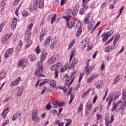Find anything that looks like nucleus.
Masks as SVG:
<instances>
[{"instance_id":"obj_1","label":"nucleus","mask_w":126,"mask_h":126,"mask_svg":"<svg viewBox=\"0 0 126 126\" xmlns=\"http://www.w3.org/2000/svg\"><path fill=\"white\" fill-rule=\"evenodd\" d=\"M122 100L123 101H122ZM122 100H119L117 103L114 102L113 103V107L111 108L112 112H114L115 110H116V112L119 111H124L126 109V90H124L122 93ZM119 109H116L117 107L120 106Z\"/></svg>"},{"instance_id":"obj_2","label":"nucleus","mask_w":126,"mask_h":126,"mask_svg":"<svg viewBox=\"0 0 126 126\" xmlns=\"http://www.w3.org/2000/svg\"><path fill=\"white\" fill-rule=\"evenodd\" d=\"M43 8L44 7V0H34L33 4L31 5L29 8L30 11L36 10L37 8Z\"/></svg>"},{"instance_id":"obj_3","label":"nucleus","mask_w":126,"mask_h":126,"mask_svg":"<svg viewBox=\"0 0 126 126\" xmlns=\"http://www.w3.org/2000/svg\"><path fill=\"white\" fill-rule=\"evenodd\" d=\"M37 69L35 71L34 74L37 76V77H45V76L42 74L43 72V63L41 62L37 63Z\"/></svg>"},{"instance_id":"obj_4","label":"nucleus","mask_w":126,"mask_h":126,"mask_svg":"<svg viewBox=\"0 0 126 126\" xmlns=\"http://www.w3.org/2000/svg\"><path fill=\"white\" fill-rule=\"evenodd\" d=\"M32 121L38 123L40 121V117H38V110L34 109L32 114Z\"/></svg>"},{"instance_id":"obj_5","label":"nucleus","mask_w":126,"mask_h":126,"mask_svg":"<svg viewBox=\"0 0 126 126\" xmlns=\"http://www.w3.org/2000/svg\"><path fill=\"white\" fill-rule=\"evenodd\" d=\"M75 27L78 28V31H77L76 36V37H79V35L81 34V32H82V28L81 27V22L80 21H78L77 22L75 21Z\"/></svg>"},{"instance_id":"obj_6","label":"nucleus","mask_w":126,"mask_h":126,"mask_svg":"<svg viewBox=\"0 0 126 126\" xmlns=\"http://www.w3.org/2000/svg\"><path fill=\"white\" fill-rule=\"evenodd\" d=\"M27 62H26L24 59H22V60H20L19 63H18V66L19 67H26V66L28 65Z\"/></svg>"},{"instance_id":"obj_7","label":"nucleus","mask_w":126,"mask_h":126,"mask_svg":"<svg viewBox=\"0 0 126 126\" xmlns=\"http://www.w3.org/2000/svg\"><path fill=\"white\" fill-rule=\"evenodd\" d=\"M21 81V78L19 77L16 79L15 81H13L10 83V87H14V86H17L19 84V82Z\"/></svg>"},{"instance_id":"obj_8","label":"nucleus","mask_w":126,"mask_h":126,"mask_svg":"<svg viewBox=\"0 0 126 126\" xmlns=\"http://www.w3.org/2000/svg\"><path fill=\"white\" fill-rule=\"evenodd\" d=\"M94 26H95V21L94 20H92L89 24H88V29L89 30V31H91V30H94L95 29V27L94 28Z\"/></svg>"},{"instance_id":"obj_9","label":"nucleus","mask_w":126,"mask_h":126,"mask_svg":"<svg viewBox=\"0 0 126 126\" xmlns=\"http://www.w3.org/2000/svg\"><path fill=\"white\" fill-rule=\"evenodd\" d=\"M47 56H48V53H47V52L41 53L40 55V61L37 63H43V62H44V61H45V60L47 59Z\"/></svg>"},{"instance_id":"obj_10","label":"nucleus","mask_w":126,"mask_h":126,"mask_svg":"<svg viewBox=\"0 0 126 126\" xmlns=\"http://www.w3.org/2000/svg\"><path fill=\"white\" fill-rule=\"evenodd\" d=\"M13 52V49L12 48H9L8 50L6 51L5 52V54L4 55V59H6L12 54V52Z\"/></svg>"},{"instance_id":"obj_11","label":"nucleus","mask_w":126,"mask_h":126,"mask_svg":"<svg viewBox=\"0 0 126 126\" xmlns=\"http://www.w3.org/2000/svg\"><path fill=\"white\" fill-rule=\"evenodd\" d=\"M58 60V55H54L49 58L48 63L49 64L54 63L56 62V61Z\"/></svg>"},{"instance_id":"obj_12","label":"nucleus","mask_w":126,"mask_h":126,"mask_svg":"<svg viewBox=\"0 0 126 126\" xmlns=\"http://www.w3.org/2000/svg\"><path fill=\"white\" fill-rule=\"evenodd\" d=\"M51 70L52 71L55 70V78H58L59 77V71H58V68L56 67V65H53L51 66Z\"/></svg>"},{"instance_id":"obj_13","label":"nucleus","mask_w":126,"mask_h":126,"mask_svg":"<svg viewBox=\"0 0 126 126\" xmlns=\"http://www.w3.org/2000/svg\"><path fill=\"white\" fill-rule=\"evenodd\" d=\"M10 38V35L8 34H5L1 39L2 44H5L7 43V40Z\"/></svg>"},{"instance_id":"obj_14","label":"nucleus","mask_w":126,"mask_h":126,"mask_svg":"<svg viewBox=\"0 0 126 126\" xmlns=\"http://www.w3.org/2000/svg\"><path fill=\"white\" fill-rule=\"evenodd\" d=\"M16 24H17V19L14 18L13 19L12 24H11V27L13 30H14L16 27Z\"/></svg>"},{"instance_id":"obj_15","label":"nucleus","mask_w":126,"mask_h":126,"mask_svg":"<svg viewBox=\"0 0 126 126\" xmlns=\"http://www.w3.org/2000/svg\"><path fill=\"white\" fill-rule=\"evenodd\" d=\"M77 62H78V60H77V59H74L70 66L69 67V69H73V68H74V66H75V64L77 63Z\"/></svg>"},{"instance_id":"obj_16","label":"nucleus","mask_w":126,"mask_h":126,"mask_svg":"<svg viewBox=\"0 0 126 126\" xmlns=\"http://www.w3.org/2000/svg\"><path fill=\"white\" fill-rule=\"evenodd\" d=\"M114 121V115H112L111 117V121H110V119L109 118H106L105 119V125L106 126H111V123H112Z\"/></svg>"},{"instance_id":"obj_17","label":"nucleus","mask_w":126,"mask_h":126,"mask_svg":"<svg viewBox=\"0 0 126 126\" xmlns=\"http://www.w3.org/2000/svg\"><path fill=\"white\" fill-rule=\"evenodd\" d=\"M90 43L89 40L85 39L82 42V47L83 49L86 48L88 46V44Z\"/></svg>"},{"instance_id":"obj_18","label":"nucleus","mask_w":126,"mask_h":126,"mask_svg":"<svg viewBox=\"0 0 126 126\" xmlns=\"http://www.w3.org/2000/svg\"><path fill=\"white\" fill-rule=\"evenodd\" d=\"M111 36V34H110V32H107L106 33H103L102 35V37L103 41H107L108 40V38Z\"/></svg>"},{"instance_id":"obj_19","label":"nucleus","mask_w":126,"mask_h":126,"mask_svg":"<svg viewBox=\"0 0 126 126\" xmlns=\"http://www.w3.org/2000/svg\"><path fill=\"white\" fill-rule=\"evenodd\" d=\"M46 33L47 32L45 30H43L41 31V32H40V35L39 38L40 42H42V41H43V39H44V36H45V35H46Z\"/></svg>"},{"instance_id":"obj_20","label":"nucleus","mask_w":126,"mask_h":126,"mask_svg":"<svg viewBox=\"0 0 126 126\" xmlns=\"http://www.w3.org/2000/svg\"><path fill=\"white\" fill-rule=\"evenodd\" d=\"M9 110V108H6L3 111V112L1 114V116L2 118H3V119L6 118V116L7 115V114H8Z\"/></svg>"},{"instance_id":"obj_21","label":"nucleus","mask_w":126,"mask_h":126,"mask_svg":"<svg viewBox=\"0 0 126 126\" xmlns=\"http://www.w3.org/2000/svg\"><path fill=\"white\" fill-rule=\"evenodd\" d=\"M78 10H79V4H77L75 5V7L73 8V13L75 15H77V13L78 12Z\"/></svg>"},{"instance_id":"obj_22","label":"nucleus","mask_w":126,"mask_h":126,"mask_svg":"<svg viewBox=\"0 0 126 126\" xmlns=\"http://www.w3.org/2000/svg\"><path fill=\"white\" fill-rule=\"evenodd\" d=\"M96 86L97 89H100V88H102V87L103 86V82H102L101 81H97L96 82Z\"/></svg>"},{"instance_id":"obj_23","label":"nucleus","mask_w":126,"mask_h":126,"mask_svg":"<svg viewBox=\"0 0 126 126\" xmlns=\"http://www.w3.org/2000/svg\"><path fill=\"white\" fill-rule=\"evenodd\" d=\"M66 14L67 16H71V15H75L74 13L72 12V10L70 8L67 9L66 10Z\"/></svg>"},{"instance_id":"obj_24","label":"nucleus","mask_w":126,"mask_h":126,"mask_svg":"<svg viewBox=\"0 0 126 126\" xmlns=\"http://www.w3.org/2000/svg\"><path fill=\"white\" fill-rule=\"evenodd\" d=\"M20 116H21V113H20L19 112L16 113L14 114V115L12 118V121H15V120H16V119H17V118H19V117H20Z\"/></svg>"},{"instance_id":"obj_25","label":"nucleus","mask_w":126,"mask_h":126,"mask_svg":"<svg viewBox=\"0 0 126 126\" xmlns=\"http://www.w3.org/2000/svg\"><path fill=\"white\" fill-rule=\"evenodd\" d=\"M69 68V66L67 64H65L64 66H63L61 69H60L61 72H64L65 70H67Z\"/></svg>"},{"instance_id":"obj_26","label":"nucleus","mask_w":126,"mask_h":126,"mask_svg":"<svg viewBox=\"0 0 126 126\" xmlns=\"http://www.w3.org/2000/svg\"><path fill=\"white\" fill-rule=\"evenodd\" d=\"M121 79V75H118L116 76L115 79H114V81L113 82V84H117L118 82L120 81Z\"/></svg>"},{"instance_id":"obj_27","label":"nucleus","mask_w":126,"mask_h":126,"mask_svg":"<svg viewBox=\"0 0 126 126\" xmlns=\"http://www.w3.org/2000/svg\"><path fill=\"white\" fill-rule=\"evenodd\" d=\"M86 107L88 110L91 111V108H92V103L90 100H89L86 104Z\"/></svg>"},{"instance_id":"obj_28","label":"nucleus","mask_w":126,"mask_h":126,"mask_svg":"<svg viewBox=\"0 0 126 126\" xmlns=\"http://www.w3.org/2000/svg\"><path fill=\"white\" fill-rule=\"evenodd\" d=\"M48 84L52 86V87H55L56 85V82L55 80H50L48 81Z\"/></svg>"},{"instance_id":"obj_29","label":"nucleus","mask_w":126,"mask_h":126,"mask_svg":"<svg viewBox=\"0 0 126 126\" xmlns=\"http://www.w3.org/2000/svg\"><path fill=\"white\" fill-rule=\"evenodd\" d=\"M69 22H67V27L69 29H70L72 27H73L74 26L75 24V21H73L70 23L69 25H68Z\"/></svg>"},{"instance_id":"obj_30","label":"nucleus","mask_w":126,"mask_h":126,"mask_svg":"<svg viewBox=\"0 0 126 126\" xmlns=\"http://www.w3.org/2000/svg\"><path fill=\"white\" fill-rule=\"evenodd\" d=\"M51 39L52 38L51 37V36H48L44 43L45 46H49V45H50V42Z\"/></svg>"},{"instance_id":"obj_31","label":"nucleus","mask_w":126,"mask_h":126,"mask_svg":"<svg viewBox=\"0 0 126 126\" xmlns=\"http://www.w3.org/2000/svg\"><path fill=\"white\" fill-rule=\"evenodd\" d=\"M90 17V14H89L87 16H86L84 19V24H87L89 22V18Z\"/></svg>"},{"instance_id":"obj_32","label":"nucleus","mask_w":126,"mask_h":126,"mask_svg":"<svg viewBox=\"0 0 126 126\" xmlns=\"http://www.w3.org/2000/svg\"><path fill=\"white\" fill-rule=\"evenodd\" d=\"M75 52H76V50H75V49H73L71 51L69 62H71V60H72V58H73V56H74V53H75Z\"/></svg>"},{"instance_id":"obj_33","label":"nucleus","mask_w":126,"mask_h":126,"mask_svg":"<svg viewBox=\"0 0 126 126\" xmlns=\"http://www.w3.org/2000/svg\"><path fill=\"white\" fill-rule=\"evenodd\" d=\"M29 58L31 62H34L35 60H36V56H35L34 54L30 55Z\"/></svg>"},{"instance_id":"obj_34","label":"nucleus","mask_w":126,"mask_h":126,"mask_svg":"<svg viewBox=\"0 0 126 126\" xmlns=\"http://www.w3.org/2000/svg\"><path fill=\"white\" fill-rule=\"evenodd\" d=\"M56 104L59 107H63L65 104L64 102H60V101L57 100L55 101Z\"/></svg>"},{"instance_id":"obj_35","label":"nucleus","mask_w":126,"mask_h":126,"mask_svg":"<svg viewBox=\"0 0 126 126\" xmlns=\"http://www.w3.org/2000/svg\"><path fill=\"white\" fill-rule=\"evenodd\" d=\"M74 44H75V41L73 40L72 41L70 42V44H69L68 50H70L71 48H72L73 46H74Z\"/></svg>"},{"instance_id":"obj_36","label":"nucleus","mask_w":126,"mask_h":126,"mask_svg":"<svg viewBox=\"0 0 126 126\" xmlns=\"http://www.w3.org/2000/svg\"><path fill=\"white\" fill-rule=\"evenodd\" d=\"M34 52L37 54V55H39L41 52V50L40 49V46H37L35 49H34Z\"/></svg>"},{"instance_id":"obj_37","label":"nucleus","mask_w":126,"mask_h":126,"mask_svg":"<svg viewBox=\"0 0 126 126\" xmlns=\"http://www.w3.org/2000/svg\"><path fill=\"white\" fill-rule=\"evenodd\" d=\"M55 65L57 69H59L60 67H62V66H63V63L59 62L56 64H55Z\"/></svg>"},{"instance_id":"obj_38","label":"nucleus","mask_w":126,"mask_h":126,"mask_svg":"<svg viewBox=\"0 0 126 126\" xmlns=\"http://www.w3.org/2000/svg\"><path fill=\"white\" fill-rule=\"evenodd\" d=\"M25 35L26 38L29 39L31 37V32L27 31L25 32Z\"/></svg>"},{"instance_id":"obj_39","label":"nucleus","mask_w":126,"mask_h":126,"mask_svg":"<svg viewBox=\"0 0 126 126\" xmlns=\"http://www.w3.org/2000/svg\"><path fill=\"white\" fill-rule=\"evenodd\" d=\"M64 78L66 79L65 82V84L67 85L68 83V82H69V81H70V77L68 76V75L66 74L64 76Z\"/></svg>"},{"instance_id":"obj_40","label":"nucleus","mask_w":126,"mask_h":126,"mask_svg":"<svg viewBox=\"0 0 126 126\" xmlns=\"http://www.w3.org/2000/svg\"><path fill=\"white\" fill-rule=\"evenodd\" d=\"M23 90L21 89H19V91H18V93L16 94V96H17V97L21 96V95H22V93H23Z\"/></svg>"},{"instance_id":"obj_41","label":"nucleus","mask_w":126,"mask_h":126,"mask_svg":"<svg viewBox=\"0 0 126 126\" xmlns=\"http://www.w3.org/2000/svg\"><path fill=\"white\" fill-rule=\"evenodd\" d=\"M83 110V104L81 103V104H80V105L78 107L77 112L78 113H81Z\"/></svg>"},{"instance_id":"obj_42","label":"nucleus","mask_w":126,"mask_h":126,"mask_svg":"<svg viewBox=\"0 0 126 126\" xmlns=\"http://www.w3.org/2000/svg\"><path fill=\"white\" fill-rule=\"evenodd\" d=\"M32 28H33V23H31L28 26L27 31L30 32L31 31V30H32Z\"/></svg>"},{"instance_id":"obj_43","label":"nucleus","mask_w":126,"mask_h":126,"mask_svg":"<svg viewBox=\"0 0 126 126\" xmlns=\"http://www.w3.org/2000/svg\"><path fill=\"white\" fill-rule=\"evenodd\" d=\"M65 121H67V123H66L65 126H68L71 124L72 123V120L71 119H65Z\"/></svg>"},{"instance_id":"obj_44","label":"nucleus","mask_w":126,"mask_h":126,"mask_svg":"<svg viewBox=\"0 0 126 126\" xmlns=\"http://www.w3.org/2000/svg\"><path fill=\"white\" fill-rule=\"evenodd\" d=\"M22 15L24 17H26V16H28V15H29V13L26 11H23L22 13Z\"/></svg>"},{"instance_id":"obj_45","label":"nucleus","mask_w":126,"mask_h":126,"mask_svg":"<svg viewBox=\"0 0 126 126\" xmlns=\"http://www.w3.org/2000/svg\"><path fill=\"white\" fill-rule=\"evenodd\" d=\"M90 91H91V89H88V90L84 93V94H82V97L83 98V97H84V96H86V95H87L88 94H89L90 92Z\"/></svg>"},{"instance_id":"obj_46","label":"nucleus","mask_w":126,"mask_h":126,"mask_svg":"<svg viewBox=\"0 0 126 126\" xmlns=\"http://www.w3.org/2000/svg\"><path fill=\"white\" fill-rule=\"evenodd\" d=\"M6 76V72H1L0 73V78L3 79Z\"/></svg>"},{"instance_id":"obj_47","label":"nucleus","mask_w":126,"mask_h":126,"mask_svg":"<svg viewBox=\"0 0 126 126\" xmlns=\"http://www.w3.org/2000/svg\"><path fill=\"white\" fill-rule=\"evenodd\" d=\"M99 76V74L97 73H94L92 75H91V78L94 80V79H95V78H97Z\"/></svg>"},{"instance_id":"obj_48","label":"nucleus","mask_w":126,"mask_h":126,"mask_svg":"<svg viewBox=\"0 0 126 126\" xmlns=\"http://www.w3.org/2000/svg\"><path fill=\"white\" fill-rule=\"evenodd\" d=\"M85 70L88 74L90 72V71H92L90 67L89 68L88 66H86L85 67Z\"/></svg>"},{"instance_id":"obj_49","label":"nucleus","mask_w":126,"mask_h":126,"mask_svg":"<svg viewBox=\"0 0 126 126\" xmlns=\"http://www.w3.org/2000/svg\"><path fill=\"white\" fill-rule=\"evenodd\" d=\"M49 81V80H48L47 79H45L43 82H41L39 84V86H42V85H43V84H46V83H47V82H48Z\"/></svg>"},{"instance_id":"obj_50","label":"nucleus","mask_w":126,"mask_h":126,"mask_svg":"<svg viewBox=\"0 0 126 126\" xmlns=\"http://www.w3.org/2000/svg\"><path fill=\"white\" fill-rule=\"evenodd\" d=\"M52 108V105H51V102L48 103L46 106V110H50Z\"/></svg>"},{"instance_id":"obj_51","label":"nucleus","mask_w":126,"mask_h":126,"mask_svg":"<svg viewBox=\"0 0 126 126\" xmlns=\"http://www.w3.org/2000/svg\"><path fill=\"white\" fill-rule=\"evenodd\" d=\"M63 18H64V19H65V20L67 21V22H68V21H69V20H70V18H71V16H63Z\"/></svg>"},{"instance_id":"obj_52","label":"nucleus","mask_w":126,"mask_h":126,"mask_svg":"<svg viewBox=\"0 0 126 126\" xmlns=\"http://www.w3.org/2000/svg\"><path fill=\"white\" fill-rule=\"evenodd\" d=\"M97 99H98V95L97 94H95L94 97V98L93 100V104L96 103V101L97 100Z\"/></svg>"},{"instance_id":"obj_53","label":"nucleus","mask_w":126,"mask_h":126,"mask_svg":"<svg viewBox=\"0 0 126 126\" xmlns=\"http://www.w3.org/2000/svg\"><path fill=\"white\" fill-rule=\"evenodd\" d=\"M85 13V10H84V9H83V8L80 9V10L79 11V14L81 15H83V14H84Z\"/></svg>"},{"instance_id":"obj_54","label":"nucleus","mask_w":126,"mask_h":126,"mask_svg":"<svg viewBox=\"0 0 126 126\" xmlns=\"http://www.w3.org/2000/svg\"><path fill=\"white\" fill-rule=\"evenodd\" d=\"M56 18H57V15H54V16L52 17L51 19V24H53V23H54V21L56 20Z\"/></svg>"},{"instance_id":"obj_55","label":"nucleus","mask_w":126,"mask_h":126,"mask_svg":"<svg viewBox=\"0 0 126 126\" xmlns=\"http://www.w3.org/2000/svg\"><path fill=\"white\" fill-rule=\"evenodd\" d=\"M57 42H58V39H57V38L56 37L53 38L51 40V43L53 44H56V43H57Z\"/></svg>"},{"instance_id":"obj_56","label":"nucleus","mask_w":126,"mask_h":126,"mask_svg":"<svg viewBox=\"0 0 126 126\" xmlns=\"http://www.w3.org/2000/svg\"><path fill=\"white\" fill-rule=\"evenodd\" d=\"M74 98V95L73 94H71L70 95V98L69 101V104H71L72 102V100H73V98Z\"/></svg>"},{"instance_id":"obj_57","label":"nucleus","mask_w":126,"mask_h":126,"mask_svg":"<svg viewBox=\"0 0 126 126\" xmlns=\"http://www.w3.org/2000/svg\"><path fill=\"white\" fill-rule=\"evenodd\" d=\"M8 124H9V120L7 119L4 121L2 125H3V126H6V125H8Z\"/></svg>"},{"instance_id":"obj_58","label":"nucleus","mask_w":126,"mask_h":126,"mask_svg":"<svg viewBox=\"0 0 126 126\" xmlns=\"http://www.w3.org/2000/svg\"><path fill=\"white\" fill-rule=\"evenodd\" d=\"M105 68V63H102L100 66V70L101 71H103Z\"/></svg>"},{"instance_id":"obj_59","label":"nucleus","mask_w":126,"mask_h":126,"mask_svg":"<svg viewBox=\"0 0 126 126\" xmlns=\"http://www.w3.org/2000/svg\"><path fill=\"white\" fill-rule=\"evenodd\" d=\"M96 119L97 120H101V119H102V115L99 114V113H97L96 114Z\"/></svg>"},{"instance_id":"obj_60","label":"nucleus","mask_w":126,"mask_h":126,"mask_svg":"<svg viewBox=\"0 0 126 126\" xmlns=\"http://www.w3.org/2000/svg\"><path fill=\"white\" fill-rule=\"evenodd\" d=\"M93 79L92 78L91 76L90 77V78H89L87 80V82L88 83H90V82H92V81H93Z\"/></svg>"},{"instance_id":"obj_61","label":"nucleus","mask_w":126,"mask_h":126,"mask_svg":"<svg viewBox=\"0 0 126 126\" xmlns=\"http://www.w3.org/2000/svg\"><path fill=\"white\" fill-rule=\"evenodd\" d=\"M111 51V48H110V46H107V47L105 48V52L106 53H108Z\"/></svg>"},{"instance_id":"obj_62","label":"nucleus","mask_w":126,"mask_h":126,"mask_svg":"<svg viewBox=\"0 0 126 126\" xmlns=\"http://www.w3.org/2000/svg\"><path fill=\"white\" fill-rule=\"evenodd\" d=\"M66 2V0H61V6H63V4H65V3Z\"/></svg>"},{"instance_id":"obj_63","label":"nucleus","mask_w":126,"mask_h":126,"mask_svg":"<svg viewBox=\"0 0 126 126\" xmlns=\"http://www.w3.org/2000/svg\"><path fill=\"white\" fill-rule=\"evenodd\" d=\"M83 75H84L83 73L80 74L79 81H78L79 82H80V81H81L82 78H83Z\"/></svg>"},{"instance_id":"obj_64","label":"nucleus","mask_w":126,"mask_h":126,"mask_svg":"<svg viewBox=\"0 0 126 126\" xmlns=\"http://www.w3.org/2000/svg\"><path fill=\"white\" fill-rule=\"evenodd\" d=\"M23 44V42H22V41H21V40H20L19 41V42L18 47H19V48H22Z\"/></svg>"}]
</instances>
